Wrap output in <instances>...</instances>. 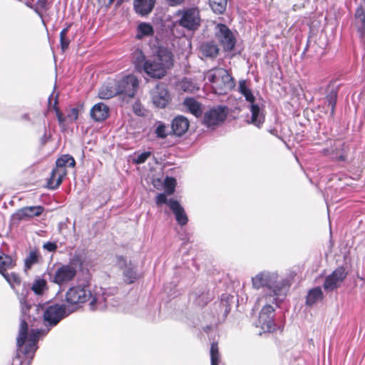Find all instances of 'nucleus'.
<instances>
[{"label":"nucleus","instance_id":"obj_1","mask_svg":"<svg viewBox=\"0 0 365 365\" xmlns=\"http://www.w3.org/2000/svg\"><path fill=\"white\" fill-rule=\"evenodd\" d=\"M19 299L21 304L22 315L19 335L16 339V344L19 349H21L28 338V343L26 344L23 352L26 358L32 359L38 349L37 343L39 338L46 336L51 328L56 327L71 312H70L66 305L63 304L51 303L42 306H36V310L41 314L44 328L31 329L30 333L28 334L26 315L27 312L31 309V306L27 304L26 296L24 292L21 294Z\"/></svg>","mask_w":365,"mask_h":365},{"label":"nucleus","instance_id":"obj_2","mask_svg":"<svg viewBox=\"0 0 365 365\" xmlns=\"http://www.w3.org/2000/svg\"><path fill=\"white\" fill-rule=\"evenodd\" d=\"M111 296L105 289L96 287L93 291L90 286L80 284L70 287L66 293L65 300L71 306L80 307L87 301L90 309L93 311L103 310L108 305L114 306L111 302Z\"/></svg>","mask_w":365,"mask_h":365},{"label":"nucleus","instance_id":"obj_3","mask_svg":"<svg viewBox=\"0 0 365 365\" xmlns=\"http://www.w3.org/2000/svg\"><path fill=\"white\" fill-rule=\"evenodd\" d=\"M252 286L259 289L265 287L264 294L260 297L267 302H272L276 307H279L289 291V281L279 278L277 272L263 271L252 278Z\"/></svg>","mask_w":365,"mask_h":365},{"label":"nucleus","instance_id":"obj_4","mask_svg":"<svg viewBox=\"0 0 365 365\" xmlns=\"http://www.w3.org/2000/svg\"><path fill=\"white\" fill-rule=\"evenodd\" d=\"M173 55L170 49L159 47L153 58L147 59L143 71L150 77L160 79L166 75L167 70L173 67Z\"/></svg>","mask_w":365,"mask_h":365},{"label":"nucleus","instance_id":"obj_5","mask_svg":"<svg viewBox=\"0 0 365 365\" xmlns=\"http://www.w3.org/2000/svg\"><path fill=\"white\" fill-rule=\"evenodd\" d=\"M238 91L245 97L246 101L250 103L251 120H248V123L253 124L257 128H260L264 122V111L257 103H255V98L252 90L247 86L245 80H240L239 81Z\"/></svg>","mask_w":365,"mask_h":365},{"label":"nucleus","instance_id":"obj_6","mask_svg":"<svg viewBox=\"0 0 365 365\" xmlns=\"http://www.w3.org/2000/svg\"><path fill=\"white\" fill-rule=\"evenodd\" d=\"M176 24L187 31H197L201 24L200 11L196 7L184 8L175 13Z\"/></svg>","mask_w":365,"mask_h":365},{"label":"nucleus","instance_id":"obj_7","mask_svg":"<svg viewBox=\"0 0 365 365\" xmlns=\"http://www.w3.org/2000/svg\"><path fill=\"white\" fill-rule=\"evenodd\" d=\"M56 168L53 169L48 184L51 189L57 188L62 182L63 178L66 175V168H73L76 165L74 158L69 155H63L58 158Z\"/></svg>","mask_w":365,"mask_h":365},{"label":"nucleus","instance_id":"obj_8","mask_svg":"<svg viewBox=\"0 0 365 365\" xmlns=\"http://www.w3.org/2000/svg\"><path fill=\"white\" fill-rule=\"evenodd\" d=\"M258 303L263 304L259 312L257 326L259 327L264 332H272L275 330V324L274 322V311L277 307L272 302H268L264 298H259Z\"/></svg>","mask_w":365,"mask_h":365},{"label":"nucleus","instance_id":"obj_9","mask_svg":"<svg viewBox=\"0 0 365 365\" xmlns=\"http://www.w3.org/2000/svg\"><path fill=\"white\" fill-rule=\"evenodd\" d=\"M16 265V259L11 255L0 252V273L11 285V288L16 290V286H20L21 278L15 272L7 273L6 270L12 269Z\"/></svg>","mask_w":365,"mask_h":365},{"label":"nucleus","instance_id":"obj_10","mask_svg":"<svg viewBox=\"0 0 365 365\" xmlns=\"http://www.w3.org/2000/svg\"><path fill=\"white\" fill-rule=\"evenodd\" d=\"M227 108L226 106H219L205 112L203 116V124L210 128L220 125L226 119Z\"/></svg>","mask_w":365,"mask_h":365},{"label":"nucleus","instance_id":"obj_11","mask_svg":"<svg viewBox=\"0 0 365 365\" xmlns=\"http://www.w3.org/2000/svg\"><path fill=\"white\" fill-rule=\"evenodd\" d=\"M215 36L225 51H232L236 43V38L231 30L223 24H217L215 28Z\"/></svg>","mask_w":365,"mask_h":365},{"label":"nucleus","instance_id":"obj_12","mask_svg":"<svg viewBox=\"0 0 365 365\" xmlns=\"http://www.w3.org/2000/svg\"><path fill=\"white\" fill-rule=\"evenodd\" d=\"M116 87L118 94L133 97L138 87V80L133 75H128L116 81Z\"/></svg>","mask_w":365,"mask_h":365},{"label":"nucleus","instance_id":"obj_13","mask_svg":"<svg viewBox=\"0 0 365 365\" xmlns=\"http://www.w3.org/2000/svg\"><path fill=\"white\" fill-rule=\"evenodd\" d=\"M205 78L212 83V88L215 83H219L218 81L222 78L225 83V86H235V82L228 71L222 68H215L207 71L205 74Z\"/></svg>","mask_w":365,"mask_h":365},{"label":"nucleus","instance_id":"obj_14","mask_svg":"<svg viewBox=\"0 0 365 365\" xmlns=\"http://www.w3.org/2000/svg\"><path fill=\"white\" fill-rule=\"evenodd\" d=\"M76 274V269L73 266L64 264L56 270L52 281L58 285H63L73 280Z\"/></svg>","mask_w":365,"mask_h":365},{"label":"nucleus","instance_id":"obj_15","mask_svg":"<svg viewBox=\"0 0 365 365\" xmlns=\"http://www.w3.org/2000/svg\"><path fill=\"white\" fill-rule=\"evenodd\" d=\"M150 95L153 103L158 108H165L170 100L168 88L163 83L157 84Z\"/></svg>","mask_w":365,"mask_h":365},{"label":"nucleus","instance_id":"obj_16","mask_svg":"<svg viewBox=\"0 0 365 365\" xmlns=\"http://www.w3.org/2000/svg\"><path fill=\"white\" fill-rule=\"evenodd\" d=\"M346 273L342 267H338L331 274L327 276L324 283V288L327 291H333L338 288L345 279Z\"/></svg>","mask_w":365,"mask_h":365},{"label":"nucleus","instance_id":"obj_17","mask_svg":"<svg viewBox=\"0 0 365 365\" xmlns=\"http://www.w3.org/2000/svg\"><path fill=\"white\" fill-rule=\"evenodd\" d=\"M44 208L42 206H28L18 210L12 215V219L16 221L28 220L42 214Z\"/></svg>","mask_w":365,"mask_h":365},{"label":"nucleus","instance_id":"obj_18","mask_svg":"<svg viewBox=\"0 0 365 365\" xmlns=\"http://www.w3.org/2000/svg\"><path fill=\"white\" fill-rule=\"evenodd\" d=\"M117 264L118 267L123 269L125 282L128 284L134 282L137 279V274L135 266L131 262L122 256H118Z\"/></svg>","mask_w":365,"mask_h":365},{"label":"nucleus","instance_id":"obj_19","mask_svg":"<svg viewBox=\"0 0 365 365\" xmlns=\"http://www.w3.org/2000/svg\"><path fill=\"white\" fill-rule=\"evenodd\" d=\"M168 205L173 212L178 223L181 226L185 225L188 222V218L184 208L180 203L175 200L170 199L168 202Z\"/></svg>","mask_w":365,"mask_h":365},{"label":"nucleus","instance_id":"obj_20","mask_svg":"<svg viewBox=\"0 0 365 365\" xmlns=\"http://www.w3.org/2000/svg\"><path fill=\"white\" fill-rule=\"evenodd\" d=\"M90 114L95 121L101 122L109 116V108L103 103H98L93 106Z\"/></svg>","mask_w":365,"mask_h":365},{"label":"nucleus","instance_id":"obj_21","mask_svg":"<svg viewBox=\"0 0 365 365\" xmlns=\"http://www.w3.org/2000/svg\"><path fill=\"white\" fill-rule=\"evenodd\" d=\"M155 3L156 0H134V9L140 16H146L153 11Z\"/></svg>","mask_w":365,"mask_h":365},{"label":"nucleus","instance_id":"obj_22","mask_svg":"<svg viewBox=\"0 0 365 365\" xmlns=\"http://www.w3.org/2000/svg\"><path fill=\"white\" fill-rule=\"evenodd\" d=\"M171 125L174 134L181 136L187 130L189 121L185 117L179 115L173 120Z\"/></svg>","mask_w":365,"mask_h":365},{"label":"nucleus","instance_id":"obj_23","mask_svg":"<svg viewBox=\"0 0 365 365\" xmlns=\"http://www.w3.org/2000/svg\"><path fill=\"white\" fill-rule=\"evenodd\" d=\"M118 94L115 80L105 83L98 91V97L101 99H110Z\"/></svg>","mask_w":365,"mask_h":365},{"label":"nucleus","instance_id":"obj_24","mask_svg":"<svg viewBox=\"0 0 365 365\" xmlns=\"http://www.w3.org/2000/svg\"><path fill=\"white\" fill-rule=\"evenodd\" d=\"M190 299L197 305L204 307L211 300L212 296L209 292L196 290L190 294Z\"/></svg>","mask_w":365,"mask_h":365},{"label":"nucleus","instance_id":"obj_25","mask_svg":"<svg viewBox=\"0 0 365 365\" xmlns=\"http://www.w3.org/2000/svg\"><path fill=\"white\" fill-rule=\"evenodd\" d=\"M355 24L361 38L365 41V14L362 7L357 8L356 11Z\"/></svg>","mask_w":365,"mask_h":365},{"label":"nucleus","instance_id":"obj_26","mask_svg":"<svg viewBox=\"0 0 365 365\" xmlns=\"http://www.w3.org/2000/svg\"><path fill=\"white\" fill-rule=\"evenodd\" d=\"M185 107L195 117H200L202 113L201 105L194 98H185L183 103Z\"/></svg>","mask_w":365,"mask_h":365},{"label":"nucleus","instance_id":"obj_27","mask_svg":"<svg viewBox=\"0 0 365 365\" xmlns=\"http://www.w3.org/2000/svg\"><path fill=\"white\" fill-rule=\"evenodd\" d=\"M323 297L322 289L319 287H314L308 292L306 299V304L307 306H312L317 302L322 300Z\"/></svg>","mask_w":365,"mask_h":365},{"label":"nucleus","instance_id":"obj_28","mask_svg":"<svg viewBox=\"0 0 365 365\" xmlns=\"http://www.w3.org/2000/svg\"><path fill=\"white\" fill-rule=\"evenodd\" d=\"M35 294L41 296L48 290L47 281L40 277H36L31 287Z\"/></svg>","mask_w":365,"mask_h":365},{"label":"nucleus","instance_id":"obj_29","mask_svg":"<svg viewBox=\"0 0 365 365\" xmlns=\"http://www.w3.org/2000/svg\"><path fill=\"white\" fill-rule=\"evenodd\" d=\"M132 59L137 70L140 71H143L145 66V63H147V60L143 51L141 50L136 49L132 53Z\"/></svg>","mask_w":365,"mask_h":365},{"label":"nucleus","instance_id":"obj_30","mask_svg":"<svg viewBox=\"0 0 365 365\" xmlns=\"http://www.w3.org/2000/svg\"><path fill=\"white\" fill-rule=\"evenodd\" d=\"M202 53L206 57H215L219 52L217 46L213 42H207L201 46Z\"/></svg>","mask_w":365,"mask_h":365},{"label":"nucleus","instance_id":"obj_31","mask_svg":"<svg viewBox=\"0 0 365 365\" xmlns=\"http://www.w3.org/2000/svg\"><path fill=\"white\" fill-rule=\"evenodd\" d=\"M41 255L38 251H31L24 259V270L26 272L39 262Z\"/></svg>","mask_w":365,"mask_h":365},{"label":"nucleus","instance_id":"obj_32","mask_svg":"<svg viewBox=\"0 0 365 365\" xmlns=\"http://www.w3.org/2000/svg\"><path fill=\"white\" fill-rule=\"evenodd\" d=\"M180 88L185 92L194 93L198 91L200 87L192 79L184 78L180 82Z\"/></svg>","mask_w":365,"mask_h":365},{"label":"nucleus","instance_id":"obj_33","mask_svg":"<svg viewBox=\"0 0 365 365\" xmlns=\"http://www.w3.org/2000/svg\"><path fill=\"white\" fill-rule=\"evenodd\" d=\"M210 6L215 14H222L226 9L227 0H209Z\"/></svg>","mask_w":365,"mask_h":365},{"label":"nucleus","instance_id":"obj_34","mask_svg":"<svg viewBox=\"0 0 365 365\" xmlns=\"http://www.w3.org/2000/svg\"><path fill=\"white\" fill-rule=\"evenodd\" d=\"M138 38H141L143 36H150L153 34V26L150 24L141 23L138 26Z\"/></svg>","mask_w":365,"mask_h":365},{"label":"nucleus","instance_id":"obj_35","mask_svg":"<svg viewBox=\"0 0 365 365\" xmlns=\"http://www.w3.org/2000/svg\"><path fill=\"white\" fill-rule=\"evenodd\" d=\"M71 26V24L68 25L60 33V43L62 51L68 48L70 43V38L67 36L68 32Z\"/></svg>","mask_w":365,"mask_h":365},{"label":"nucleus","instance_id":"obj_36","mask_svg":"<svg viewBox=\"0 0 365 365\" xmlns=\"http://www.w3.org/2000/svg\"><path fill=\"white\" fill-rule=\"evenodd\" d=\"M51 100L52 96H51L48 98V107L49 108L53 109L55 110L58 122L60 123H63L64 122V118L62 113L60 111L58 107L57 106L58 96H56L53 103H52Z\"/></svg>","mask_w":365,"mask_h":365},{"label":"nucleus","instance_id":"obj_37","mask_svg":"<svg viewBox=\"0 0 365 365\" xmlns=\"http://www.w3.org/2000/svg\"><path fill=\"white\" fill-rule=\"evenodd\" d=\"M328 103V106L331 108V114L333 115L336 103L337 92L335 90H331L326 97Z\"/></svg>","mask_w":365,"mask_h":365},{"label":"nucleus","instance_id":"obj_38","mask_svg":"<svg viewBox=\"0 0 365 365\" xmlns=\"http://www.w3.org/2000/svg\"><path fill=\"white\" fill-rule=\"evenodd\" d=\"M211 365H218L220 362V354L217 344L212 343L210 348Z\"/></svg>","mask_w":365,"mask_h":365},{"label":"nucleus","instance_id":"obj_39","mask_svg":"<svg viewBox=\"0 0 365 365\" xmlns=\"http://www.w3.org/2000/svg\"><path fill=\"white\" fill-rule=\"evenodd\" d=\"M222 78H220L218 82L219 83H215L213 89L215 90V92L218 94H224L226 93L227 91H230L234 86H230L227 87L225 86V83L224 81H222Z\"/></svg>","mask_w":365,"mask_h":365},{"label":"nucleus","instance_id":"obj_40","mask_svg":"<svg viewBox=\"0 0 365 365\" xmlns=\"http://www.w3.org/2000/svg\"><path fill=\"white\" fill-rule=\"evenodd\" d=\"M175 180L172 178H166L165 181V192L168 195H171L175 191Z\"/></svg>","mask_w":365,"mask_h":365},{"label":"nucleus","instance_id":"obj_41","mask_svg":"<svg viewBox=\"0 0 365 365\" xmlns=\"http://www.w3.org/2000/svg\"><path fill=\"white\" fill-rule=\"evenodd\" d=\"M150 155L151 153L150 151H145L141 153L135 154V156L133 158V162L136 164L143 163Z\"/></svg>","mask_w":365,"mask_h":365},{"label":"nucleus","instance_id":"obj_42","mask_svg":"<svg viewBox=\"0 0 365 365\" xmlns=\"http://www.w3.org/2000/svg\"><path fill=\"white\" fill-rule=\"evenodd\" d=\"M155 133L158 138L162 139L165 138L168 135L166 133V126L161 122L158 123Z\"/></svg>","mask_w":365,"mask_h":365},{"label":"nucleus","instance_id":"obj_43","mask_svg":"<svg viewBox=\"0 0 365 365\" xmlns=\"http://www.w3.org/2000/svg\"><path fill=\"white\" fill-rule=\"evenodd\" d=\"M47 5L46 0H38L36 3V12L40 14V11L46 10Z\"/></svg>","mask_w":365,"mask_h":365},{"label":"nucleus","instance_id":"obj_44","mask_svg":"<svg viewBox=\"0 0 365 365\" xmlns=\"http://www.w3.org/2000/svg\"><path fill=\"white\" fill-rule=\"evenodd\" d=\"M168 201H169V200L167 199L166 195L163 193L158 194L156 197L157 204L165 203L168 205Z\"/></svg>","mask_w":365,"mask_h":365},{"label":"nucleus","instance_id":"obj_45","mask_svg":"<svg viewBox=\"0 0 365 365\" xmlns=\"http://www.w3.org/2000/svg\"><path fill=\"white\" fill-rule=\"evenodd\" d=\"M43 247L49 252H53L57 249V245L54 242H48L43 245Z\"/></svg>","mask_w":365,"mask_h":365},{"label":"nucleus","instance_id":"obj_46","mask_svg":"<svg viewBox=\"0 0 365 365\" xmlns=\"http://www.w3.org/2000/svg\"><path fill=\"white\" fill-rule=\"evenodd\" d=\"M78 110L77 108H73L70 110V113L68 114V118L75 120L78 118Z\"/></svg>","mask_w":365,"mask_h":365},{"label":"nucleus","instance_id":"obj_47","mask_svg":"<svg viewBox=\"0 0 365 365\" xmlns=\"http://www.w3.org/2000/svg\"><path fill=\"white\" fill-rule=\"evenodd\" d=\"M185 0H166L170 6H177L182 5Z\"/></svg>","mask_w":365,"mask_h":365},{"label":"nucleus","instance_id":"obj_48","mask_svg":"<svg viewBox=\"0 0 365 365\" xmlns=\"http://www.w3.org/2000/svg\"><path fill=\"white\" fill-rule=\"evenodd\" d=\"M339 159H340L341 160H344V156H342V155H341V156L339 157Z\"/></svg>","mask_w":365,"mask_h":365},{"label":"nucleus","instance_id":"obj_49","mask_svg":"<svg viewBox=\"0 0 365 365\" xmlns=\"http://www.w3.org/2000/svg\"><path fill=\"white\" fill-rule=\"evenodd\" d=\"M135 113L138 114V115H141L140 113H138V111H135Z\"/></svg>","mask_w":365,"mask_h":365}]
</instances>
